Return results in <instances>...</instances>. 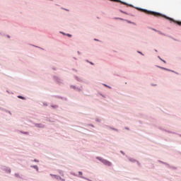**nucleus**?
<instances>
[{
    "instance_id": "nucleus-1",
    "label": "nucleus",
    "mask_w": 181,
    "mask_h": 181,
    "mask_svg": "<svg viewBox=\"0 0 181 181\" xmlns=\"http://www.w3.org/2000/svg\"><path fill=\"white\" fill-rule=\"evenodd\" d=\"M143 12H145V13H147L148 15H153V16H156V18H159V16H161L162 18H165V19H168V21H172L173 22H175V20L169 18V17H166V16H163L159 13L155 12V11H149L148 10H145L143 9L142 10Z\"/></svg>"
},
{
    "instance_id": "nucleus-5",
    "label": "nucleus",
    "mask_w": 181,
    "mask_h": 181,
    "mask_svg": "<svg viewBox=\"0 0 181 181\" xmlns=\"http://www.w3.org/2000/svg\"><path fill=\"white\" fill-rule=\"evenodd\" d=\"M175 23H177L180 26H181V22L180 21H176Z\"/></svg>"
},
{
    "instance_id": "nucleus-10",
    "label": "nucleus",
    "mask_w": 181,
    "mask_h": 181,
    "mask_svg": "<svg viewBox=\"0 0 181 181\" xmlns=\"http://www.w3.org/2000/svg\"><path fill=\"white\" fill-rule=\"evenodd\" d=\"M115 19H119V21H124V19L119 18H115Z\"/></svg>"
},
{
    "instance_id": "nucleus-13",
    "label": "nucleus",
    "mask_w": 181,
    "mask_h": 181,
    "mask_svg": "<svg viewBox=\"0 0 181 181\" xmlns=\"http://www.w3.org/2000/svg\"><path fill=\"white\" fill-rule=\"evenodd\" d=\"M162 62H163V63H166V61L163 60V59H161Z\"/></svg>"
},
{
    "instance_id": "nucleus-6",
    "label": "nucleus",
    "mask_w": 181,
    "mask_h": 181,
    "mask_svg": "<svg viewBox=\"0 0 181 181\" xmlns=\"http://www.w3.org/2000/svg\"><path fill=\"white\" fill-rule=\"evenodd\" d=\"M78 175H79L80 176H83V173H82L81 171H79V172H78Z\"/></svg>"
},
{
    "instance_id": "nucleus-12",
    "label": "nucleus",
    "mask_w": 181,
    "mask_h": 181,
    "mask_svg": "<svg viewBox=\"0 0 181 181\" xmlns=\"http://www.w3.org/2000/svg\"><path fill=\"white\" fill-rule=\"evenodd\" d=\"M152 30H154V32H158V30L154 29V28H153Z\"/></svg>"
},
{
    "instance_id": "nucleus-15",
    "label": "nucleus",
    "mask_w": 181,
    "mask_h": 181,
    "mask_svg": "<svg viewBox=\"0 0 181 181\" xmlns=\"http://www.w3.org/2000/svg\"><path fill=\"white\" fill-rule=\"evenodd\" d=\"M36 127H40L39 124H36Z\"/></svg>"
},
{
    "instance_id": "nucleus-11",
    "label": "nucleus",
    "mask_w": 181,
    "mask_h": 181,
    "mask_svg": "<svg viewBox=\"0 0 181 181\" xmlns=\"http://www.w3.org/2000/svg\"><path fill=\"white\" fill-rule=\"evenodd\" d=\"M59 180L64 181V179H63L61 177H59Z\"/></svg>"
},
{
    "instance_id": "nucleus-16",
    "label": "nucleus",
    "mask_w": 181,
    "mask_h": 181,
    "mask_svg": "<svg viewBox=\"0 0 181 181\" xmlns=\"http://www.w3.org/2000/svg\"><path fill=\"white\" fill-rule=\"evenodd\" d=\"M104 86H105V87H107V85L104 84Z\"/></svg>"
},
{
    "instance_id": "nucleus-17",
    "label": "nucleus",
    "mask_w": 181,
    "mask_h": 181,
    "mask_svg": "<svg viewBox=\"0 0 181 181\" xmlns=\"http://www.w3.org/2000/svg\"><path fill=\"white\" fill-rule=\"evenodd\" d=\"M139 53H140L141 54H142V53H141V52H139Z\"/></svg>"
},
{
    "instance_id": "nucleus-14",
    "label": "nucleus",
    "mask_w": 181,
    "mask_h": 181,
    "mask_svg": "<svg viewBox=\"0 0 181 181\" xmlns=\"http://www.w3.org/2000/svg\"><path fill=\"white\" fill-rule=\"evenodd\" d=\"M52 108H56V106H52Z\"/></svg>"
},
{
    "instance_id": "nucleus-3",
    "label": "nucleus",
    "mask_w": 181,
    "mask_h": 181,
    "mask_svg": "<svg viewBox=\"0 0 181 181\" xmlns=\"http://www.w3.org/2000/svg\"><path fill=\"white\" fill-rule=\"evenodd\" d=\"M32 168H33L34 169H36V170H39V167H37V165H33L32 166Z\"/></svg>"
},
{
    "instance_id": "nucleus-7",
    "label": "nucleus",
    "mask_w": 181,
    "mask_h": 181,
    "mask_svg": "<svg viewBox=\"0 0 181 181\" xmlns=\"http://www.w3.org/2000/svg\"><path fill=\"white\" fill-rule=\"evenodd\" d=\"M107 165H108L109 166H111V163H110L109 161L106 162Z\"/></svg>"
},
{
    "instance_id": "nucleus-8",
    "label": "nucleus",
    "mask_w": 181,
    "mask_h": 181,
    "mask_svg": "<svg viewBox=\"0 0 181 181\" xmlns=\"http://www.w3.org/2000/svg\"><path fill=\"white\" fill-rule=\"evenodd\" d=\"M18 98H21V100H25V98L22 97V96H18Z\"/></svg>"
},
{
    "instance_id": "nucleus-9",
    "label": "nucleus",
    "mask_w": 181,
    "mask_h": 181,
    "mask_svg": "<svg viewBox=\"0 0 181 181\" xmlns=\"http://www.w3.org/2000/svg\"><path fill=\"white\" fill-rule=\"evenodd\" d=\"M158 32V33H159V35H164L162 32H160V31H157Z\"/></svg>"
},
{
    "instance_id": "nucleus-4",
    "label": "nucleus",
    "mask_w": 181,
    "mask_h": 181,
    "mask_svg": "<svg viewBox=\"0 0 181 181\" xmlns=\"http://www.w3.org/2000/svg\"><path fill=\"white\" fill-rule=\"evenodd\" d=\"M110 1H112L113 2H121V1H119V0H110Z\"/></svg>"
},
{
    "instance_id": "nucleus-18",
    "label": "nucleus",
    "mask_w": 181,
    "mask_h": 181,
    "mask_svg": "<svg viewBox=\"0 0 181 181\" xmlns=\"http://www.w3.org/2000/svg\"><path fill=\"white\" fill-rule=\"evenodd\" d=\"M90 64H93V62H90Z\"/></svg>"
},
{
    "instance_id": "nucleus-2",
    "label": "nucleus",
    "mask_w": 181,
    "mask_h": 181,
    "mask_svg": "<svg viewBox=\"0 0 181 181\" xmlns=\"http://www.w3.org/2000/svg\"><path fill=\"white\" fill-rule=\"evenodd\" d=\"M51 176H54V177H55V179H57V180H59V179H60V176H58V175H50Z\"/></svg>"
}]
</instances>
